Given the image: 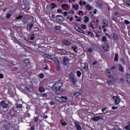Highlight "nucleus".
I'll list each match as a JSON object with an SVG mask.
<instances>
[{
    "label": "nucleus",
    "instance_id": "1",
    "mask_svg": "<svg viewBox=\"0 0 130 130\" xmlns=\"http://www.w3.org/2000/svg\"><path fill=\"white\" fill-rule=\"evenodd\" d=\"M62 86H63L62 83L60 82H56L52 86L51 89L52 90H55V93L56 94V95H59L61 94L62 91H63V90L61 89Z\"/></svg>",
    "mask_w": 130,
    "mask_h": 130
},
{
    "label": "nucleus",
    "instance_id": "2",
    "mask_svg": "<svg viewBox=\"0 0 130 130\" xmlns=\"http://www.w3.org/2000/svg\"><path fill=\"white\" fill-rule=\"evenodd\" d=\"M106 72V73L108 75V78H110L111 79H116V75L114 73H113L112 74H111V72H110V70L107 69Z\"/></svg>",
    "mask_w": 130,
    "mask_h": 130
},
{
    "label": "nucleus",
    "instance_id": "3",
    "mask_svg": "<svg viewBox=\"0 0 130 130\" xmlns=\"http://www.w3.org/2000/svg\"><path fill=\"white\" fill-rule=\"evenodd\" d=\"M0 105L4 109L8 108V107H9V104L6 103V102L4 100L0 102Z\"/></svg>",
    "mask_w": 130,
    "mask_h": 130
},
{
    "label": "nucleus",
    "instance_id": "4",
    "mask_svg": "<svg viewBox=\"0 0 130 130\" xmlns=\"http://www.w3.org/2000/svg\"><path fill=\"white\" fill-rule=\"evenodd\" d=\"M102 23L103 24V25L102 26L103 29H104L105 28H107V27H108V25L109 23L108 20H107V19H103Z\"/></svg>",
    "mask_w": 130,
    "mask_h": 130
},
{
    "label": "nucleus",
    "instance_id": "5",
    "mask_svg": "<svg viewBox=\"0 0 130 130\" xmlns=\"http://www.w3.org/2000/svg\"><path fill=\"white\" fill-rule=\"evenodd\" d=\"M74 29L76 30V31H77V32H79V33H82V34H84L85 32L79 25H75L74 26Z\"/></svg>",
    "mask_w": 130,
    "mask_h": 130
},
{
    "label": "nucleus",
    "instance_id": "6",
    "mask_svg": "<svg viewBox=\"0 0 130 130\" xmlns=\"http://www.w3.org/2000/svg\"><path fill=\"white\" fill-rule=\"evenodd\" d=\"M70 62V59L68 57H65L63 59V64L64 66H68Z\"/></svg>",
    "mask_w": 130,
    "mask_h": 130
},
{
    "label": "nucleus",
    "instance_id": "7",
    "mask_svg": "<svg viewBox=\"0 0 130 130\" xmlns=\"http://www.w3.org/2000/svg\"><path fill=\"white\" fill-rule=\"evenodd\" d=\"M113 99H114V100L115 101V104H116L117 105L118 104H119V103L120 102V99H119L118 96H113Z\"/></svg>",
    "mask_w": 130,
    "mask_h": 130
},
{
    "label": "nucleus",
    "instance_id": "8",
    "mask_svg": "<svg viewBox=\"0 0 130 130\" xmlns=\"http://www.w3.org/2000/svg\"><path fill=\"white\" fill-rule=\"evenodd\" d=\"M62 44L67 45V46H69L72 44L71 42L69 41L68 40H63L62 41Z\"/></svg>",
    "mask_w": 130,
    "mask_h": 130
},
{
    "label": "nucleus",
    "instance_id": "9",
    "mask_svg": "<svg viewBox=\"0 0 130 130\" xmlns=\"http://www.w3.org/2000/svg\"><path fill=\"white\" fill-rule=\"evenodd\" d=\"M75 128H76L77 130H82V126L80 125L79 123L75 122Z\"/></svg>",
    "mask_w": 130,
    "mask_h": 130
},
{
    "label": "nucleus",
    "instance_id": "10",
    "mask_svg": "<svg viewBox=\"0 0 130 130\" xmlns=\"http://www.w3.org/2000/svg\"><path fill=\"white\" fill-rule=\"evenodd\" d=\"M56 20H57L58 21H64V18H63V17H62V16L59 15H57L56 16Z\"/></svg>",
    "mask_w": 130,
    "mask_h": 130
},
{
    "label": "nucleus",
    "instance_id": "11",
    "mask_svg": "<svg viewBox=\"0 0 130 130\" xmlns=\"http://www.w3.org/2000/svg\"><path fill=\"white\" fill-rule=\"evenodd\" d=\"M5 128L6 130L13 129V126L11 124H8L5 126Z\"/></svg>",
    "mask_w": 130,
    "mask_h": 130
},
{
    "label": "nucleus",
    "instance_id": "12",
    "mask_svg": "<svg viewBox=\"0 0 130 130\" xmlns=\"http://www.w3.org/2000/svg\"><path fill=\"white\" fill-rule=\"evenodd\" d=\"M103 6V3H99V2H96L95 3V7L96 8H99V9H101V8H102Z\"/></svg>",
    "mask_w": 130,
    "mask_h": 130
},
{
    "label": "nucleus",
    "instance_id": "13",
    "mask_svg": "<svg viewBox=\"0 0 130 130\" xmlns=\"http://www.w3.org/2000/svg\"><path fill=\"white\" fill-rule=\"evenodd\" d=\"M85 9L87 11H92V9H93V7L90 5H85Z\"/></svg>",
    "mask_w": 130,
    "mask_h": 130
},
{
    "label": "nucleus",
    "instance_id": "14",
    "mask_svg": "<svg viewBox=\"0 0 130 130\" xmlns=\"http://www.w3.org/2000/svg\"><path fill=\"white\" fill-rule=\"evenodd\" d=\"M103 48L104 50H106V51H108V50L110 48L109 45H108V44H104V45L103 46Z\"/></svg>",
    "mask_w": 130,
    "mask_h": 130
},
{
    "label": "nucleus",
    "instance_id": "15",
    "mask_svg": "<svg viewBox=\"0 0 130 130\" xmlns=\"http://www.w3.org/2000/svg\"><path fill=\"white\" fill-rule=\"evenodd\" d=\"M92 119L94 121H98V120H100V119H101V117L96 116V117H92Z\"/></svg>",
    "mask_w": 130,
    "mask_h": 130
},
{
    "label": "nucleus",
    "instance_id": "16",
    "mask_svg": "<svg viewBox=\"0 0 130 130\" xmlns=\"http://www.w3.org/2000/svg\"><path fill=\"white\" fill-rule=\"evenodd\" d=\"M81 95H82V93H81V92H75L74 93V96H75V97H79V96Z\"/></svg>",
    "mask_w": 130,
    "mask_h": 130
},
{
    "label": "nucleus",
    "instance_id": "17",
    "mask_svg": "<svg viewBox=\"0 0 130 130\" xmlns=\"http://www.w3.org/2000/svg\"><path fill=\"white\" fill-rule=\"evenodd\" d=\"M22 21L24 24H27L29 22V20L27 18H23L22 19Z\"/></svg>",
    "mask_w": 130,
    "mask_h": 130
},
{
    "label": "nucleus",
    "instance_id": "18",
    "mask_svg": "<svg viewBox=\"0 0 130 130\" xmlns=\"http://www.w3.org/2000/svg\"><path fill=\"white\" fill-rule=\"evenodd\" d=\"M74 78H75V75H74V74H73V73H70V74L69 75V80H70V81H71L72 80H73Z\"/></svg>",
    "mask_w": 130,
    "mask_h": 130
},
{
    "label": "nucleus",
    "instance_id": "19",
    "mask_svg": "<svg viewBox=\"0 0 130 130\" xmlns=\"http://www.w3.org/2000/svg\"><path fill=\"white\" fill-rule=\"evenodd\" d=\"M79 5L80 6H86L87 3H86V2H83V1L81 0L79 1Z\"/></svg>",
    "mask_w": 130,
    "mask_h": 130
},
{
    "label": "nucleus",
    "instance_id": "20",
    "mask_svg": "<svg viewBox=\"0 0 130 130\" xmlns=\"http://www.w3.org/2000/svg\"><path fill=\"white\" fill-rule=\"evenodd\" d=\"M55 100H56L57 101H58L59 102H62L63 101V100L61 99V98L59 96L56 97Z\"/></svg>",
    "mask_w": 130,
    "mask_h": 130
},
{
    "label": "nucleus",
    "instance_id": "21",
    "mask_svg": "<svg viewBox=\"0 0 130 130\" xmlns=\"http://www.w3.org/2000/svg\"><path fill=\"white\" fill-rule=\"evenodd\" d=\"M126 81L128 82V83H130V75L129 74L126 75Z\"/></svg>",
    "mask_w": 130,
    "mask_h": 130
},
{
    "label": "nucleus",
    "instance_id": "22",
    "mask_svg": "<svg viewBox=\"0 0 130 130\" xmlns=\"http://www.w3.org/2000/svg\"><path fill=\"white\" fill-rule=\"evenodd\" d=\"M44 56L46 57V58H48V59H52V56L47 54H45Z\"/></svg>",
    "mask_w": 130,
    "mask_h": 130
},
{
    "label": "nucleus",
    "instance_id": "23",
    "mask_svg": "<svg viewBox=\"0 0 130 130\" xmlns=\"http://www.w3.org/2000/svg\"><path fill=\"white\" fill-rule=\"evenodd\" d=\"M119 72H123V68L122 67V66L121 64H119Z\"/></svg>",
    "mask_w": 130,
    "mask_h": 130
},
{
    "label": "nucleus",
    "instance_id": "24",
    "mask_svg": "<svg viewBox=\"0 0 130 130\" xmlns=\"http://www.w3.org/2000/svg\"><path fill=\"white\" fill-rule=\"evenodd\" d=\"M118 54L116 53L115 54L114 61H118Z\"/></svg>",
    "mask_w": 130,
    "mask_h": 130
},
{
    "label": "nucleus",
    "instance_id": "25",
    "mask_svg": "<svg viewBox=\"0 0 130 130\" xmlns=\"http://www.w3.org/2000/svg\"><path fill=\"white\" fill-rule=\"evenodd\" d=\"M113 36L115 40H117L118 39V36H117V35H116V34L113 33Z\"/></svg>",
    "mask_w": 130,
    "mask_h": 130
},
{
    "label": "nucleus",
    "instance_id": "26",
    "mask_svg": "<svg viewBox=\"0 0 130 130\" xmlns=\"http://www.w3.org/2000/svg\"><path fill=\"white\" fill-rule=\"evenodd\" d=\"M84 22L85 23H88V22H89V17L88 16H85L84 17Z\"/></svg>",
    "mask_w": 130,
    "mask_h": 130
},
{
    "label": "nucleus",
    "instance_id": "27",
    "mask_svg": "<svg viewBox=\"0 0 130 130\" xmlns=\"http://www.w3.org/2000/svg\"><path fill=\"white\" fill-rule=\"evenodd\" d=\"M39 91L40 92H44V91H45V88H44V87H43V86H40L39 88Z\"/></svg>",
    "mask_w": 130,
    "mask_h": 130
},
{
    "label": "nucleus",
    "instance_id": "28",
    "mask_svg": "<svg viewBox=\"0 0 130 130\" xmlns=\"http://www.w3.org/2000/svg\"><path fill=\"white\" fill-rule=\"evenodd\" d=\"M77 77H78L79 78H80L81 76H82V73H81L80 71H78L77 72Z\"/></svg>",
    "mask_w": 130,
    "mask_h": 130
},
{
    "label": "nucleus",
    "instance_id": "29",
    "mask_svg": "<svg viewBox=\"0 0 130 130\" xmlns=\"http://www.w3.org/2000/svg\"><path fill=\"white\" fill-rule=\"evenodd\" d=\"M55 63L56 64V66L58 68V69H59V68H60V63H59V60H58Z\"/></svg>",
    "mask_w": 130,
    "mask_h": 130
},
{
    "label": "nucleus",
    "instance_id": "30",
    "mask_svg": "<svg viewBox=\"0 0 130 130\" xmlns=\"http://www.w3.org/2000/svg\"><path fill=\"white\" fill-rule=\"evenodd\" d=\"M61 7L64 9H67V8H69V5H68V4H63L61 5Z\"/></svg>",
    "mask_w": 130,
    "mask_h": 130
},
{
    "label": "nucleus",
    "instance_id": "31",
    "mask_svg": "<svg viewBox=\"0 0 130 130\" xmlns=\"http://www.w3.org/2000/svg\"><path fill=\"white\" fill-rule=\"evenodd\" d=\"M102 40L104 42H106L107 41V38L106 36H104L102 37Z\"/></svg>",
    "mask_w": 130,
    "mask_h": 130
},
{
    "label": "nucleus",
    "instance_id": "32",
    "mask_svg": "<svg viewBox=\"0 0 130 130\" xmlns=\"http://www.w3.org/2000/svg\"><path fill=\"white\" fill-rule=\"evenodd\" d=\"M72 48H73L74 51H75V52H76V53L77 52L78 48L76 46L72 47Z\"/></svg>",
    "mask_w": 130,
    "mask_h": 130
},
{
    "label": "nucleus",
    "instance_id": "33",
    "mask_svg": "<svg viewBox=\"0 0 130 130\" xmlns=\"http://www.w3.org/2000/svg\"><path fill=\"white\" fill-rule=\"evenodd\" d=\"M11 16H12V14H11V13H8L6 15V18H7V19H10Z\"/></svg>",
    "mask_w": 130,
    "mask_h": 130
},
{
    "label": "nucleus",
    "instance_id": "34",
    "mask_svg": "<svg viewBox=\"0 0 130 130\" xmlns=\"http://www.w3.org/2000/svg\"><path fill=\"white\" fill-rule=\"evenodd\" d=\"M83 69L86 71V72H88V71L89 70V67L88 66H84V67H83Z\"/></svg>",
    "mask_w": 130,
    "mask_h": 130
},
{
    "label": "nucleus",
    "instance_id": "35",
    "mask_svg": "<svg viewBox=\"0 0 130 130\" xmlns=\"http://www.w3.org/2000/svg\"><path fill=\"white\" fill-rule=\"evenodd\" d=\"M86 25L85 24H81V27L82 28V29H83V30H86Z\"/></svg>",
    "mask_w": 130,
    "mask_h": 130
},
{
    "label": "nucleus",
    "instance_id": "36",
    "mask_svg": "<svg viewBox=\"0 0 130 130\" xmlns=\"http://www.w3.org/2000/svg\"><path fill=\"white\" fill-rule=\"evenodd\" d=\"M121 61L122 62V63H123V64H125V60H124L123 58H121Z\"/></svg>",
    "mask_w": 130,
    "mask_h": 130
},
{
    "label": "nucleus",
    "instance_id": "37",
    "mask_svg": "<svg viewBox=\"0 0 130 130\" xmlns=\"http://www.w3.org/2000/svg\"><path fill=\"white\" fill-rule=\"evenodd\" d=\"M71 82L73 83V84H76L77 83V80L75 78H73V79H72Z\"/></svg>",
    "mask_w": 130,
    "mask_h": 130
},
{
    "label": "nucleus",
    "instance_id": "38",
    "mask_svg": "<svg viewBox=\"0 0 130 130\" xmlns=\"http://www.w3.org/2000/svg\"><path fill=\"white\" fill-rule=\"evenodd\" d=\"M78 15H79V16H84V12L82 11H80L78 12Z\"/></svg>",
    "mask_w": 130,
    "mask_h": 130
},
{
    "label": "nucleus",
    "instance_id": "39",
    "mask_svg": "<svg viewBox=\"0 0 130 130\" xmlns=\"http://www.w3.org/2000/svg\"><path fill=\"white\" fill-rule=\"evenodd\" d=\"M124 23L126 24V25H130V22L128 20H124Z\"/></svg>",
    "mask_w": 130,
    "mask_h": 130
},
{
    "label": "nucleus",
    "instance_id": "40",
    "mask_svg": "<svg viewBox=\"0 0 130 130\" xmlns=\"http://www.w3.org/2000/svg\"><path fill=\"white\" fill-rule=\"evenodd\" d=\"M39 77L40 78V79H43V78H44V75L41 74L39 75Z\"/></svg>",
    "mask_w": 130,
    "mask_h": 130
},
{
    "label": "nucleus",
    "instance_id": "41",
    "mask_svg": "<svg viewBox=\"0 0 130 130\" xmlns=\"http://www.w3.org/2000/svg\"><path fill=\"white\" fill-rule=\"evenodd\" d=\"M123 2L125 4H128L130 3V0H123Z\"/></svg>",
    "mask_w": 130,
    "mask_h": 130
},
{
    "label": "nucleus",
    "instance_id": "42",
    "mask_svg": "<svg viewBox=\"0 0 130 130\" xmlns=\"http://www.w3.org/2000/svg\"><path fill=\"white\" fill-rule=\"evenodd\" d=\"M39 117H34V120L36 122H38V119H39Z\"/></svg>",
    "mask_w": 130,
    "mask_h": 130
},
{
    "label": "nucleus",
    "instance_id": "43",
    "mask_svg": "<svg viewBox=\"0 0 130 130\" xmlns=\"http://www.w3.org/2000/svg\"><path fill=\"white\" fill-rule=\"evenodd\" d=\"M115 130H122L121 128H120L118 126H116L114 128Z\"/></svg>",
    "mask_w": 130,
    "mask_h": 130
},
{
    "label": "nucleus",
    "instance_id": "44",
    "mask_svg": "<svg viewBox=\"0 0 130 130\" xmlns=\"http://www.w3.org/2000/svg\"><path fill=\"white\" fill-rule=\"evenodd\" d=\"M22 105H16V108H22Z\"/></svg>",
    "mask_w": 130,
    "mask_h": 130
},
{
    "label": "nucleus",
    "instance_id": "45",
    "mask_svg": "<svg viewBox=\"0 0 130 130\" xmlns=\"http://www.w3.org/2000/svg\"><path fill=\"white\" fill-rule=\"evenodd\" d=\"M61 99H62V100L63 99H64L65 100H68V98H67V96H62L61 97Z\"/></svg>",
    "mask_w": 130,
    "mask_h": 130
},
{
    "label": "nucleus",
    "instance_id": "46",
    "mask_svg": "<svg viewBox=\"0 0 130 130\" xmlns=\"http://www.w3.org/2000/svg\"><path fill=\"white\" fill-rule=\"evenodd\" d=\"M51 6H52V9H54V8H55V5L54 4V3H51Z\"/></svg>",
    "mask_w": 130,
    "mask_h": 130
},
{
    "label": "nucleus",
    "instance_id": "47",
    "mask_svg": "<svg viewBox=\"0 0 130 130\" xmlns=\"http://www.w3.org/2000/svg\"><path fill=\"white\" fill-rule=\"evenodd\" d=\"M52 59L53 60L54 62H55V63L57 61H58V60L56 58H54Z\"/></svg>",
    "mask_w": 130,
    "mask_h": 130
},
{
    "label": "nucleus",
    "instance_id": "48",
    "mask_svg": "<svg viewBox=\"0 0 130 130\" xmlns=\"http://www.w3.org/2000/svg\"><path fill=\"white\" fill-rule=\"evenodd\" d=\"M55 29H56V30H57V31H58V30H60V28H59V26H56L55 27Z\"/></svg>",
    "mask_w": 130,
    "mask_h": 130
},
{
    "label": "nucleus",
    "instance_id": "49",
    "mask_svg": "<svg viewBox=\"0 0 130 130\" xmlns=\"http://www.w3.org/2000/svg\"><path fill=\"white\" fill-rule=\"evenodd\" d=\"M76 8H75V10L76 11H78V10H79V5L78 4L76 5Z\"/></svg>",
    "mask_w": 130,
    "mask_h": 130
},
{
    "label": "nucleus",
    "instance_id": "50",
    "mask_svg": "<svg viewBox=\"0 0 130 130\" xmlns=\"http://www.w3.org/2000/svg\"><path fill=\"white\" fill-rule=\"evenodd\" d=\"M130 128V126L129 125H127L125 127V129H126V130H128Z\"/></svg>",
    "mask_w": 130,
    "mask_h": 130
},
{
    "label": "nucleus",
    "instance_id": "51",
    "mask_svg": "<svg viewBox=\"0 0 130 130\" xmlns=\"http://www.w3.org/2000/svg\"><path fill=\"white\" fill-rule=\"evenodd\" d=\"M88 52H92V51H93V50L92 49V48H89L88 49Z\"/></svg>",
    "mask_w": 130,
    "mask_h": 130
},
{
    "label": "nucleus",
    "instance_id": "52",
    "mask_svg": "<svg viewBox=\"0 0 130 130\" xmlns=\"http://www.w3.org/2000/svg\"><path fill=\"white\" fill-rule=\"evenodd\" d=\"M25 91H28V92H30V89L28 87H26L25 88Z\"/></svg>",
    "mask_w": 130,
    "mask_h": 130
},
{
    "label": "nucleus",
    "instance_id": "53",
    "mask_svg": "<svg viewBox=\"0 0 130 130\" xmlns=\"http://www.w3.org/2000/svg\"><path fill=\"white\" fill-rule=\"evenodd\" d=\"M68 12L67 11H65L64 13H63V15L66 17L67 16H68Z\"/></svg>",
    "mask_w": 130,
    "mask_h": 130
},
{
    "label": "nucleus",
    "instance_id": "54",
    "mask_svg": "<svg viewBox=\"0 0 130 130\" xmlns=\"http://www.w3.org/2000/svg\"><path fill=\"white\" fill-rule=\"evenodd\" d=\"M61 124L63 126H64V125H67V122H61Z\"/></svg>",
    "mask_w": 130,
    "mask_h": 130
},
{
    "label": "nucleus",
    "instance_id": "55",
    "mask_svg": "<svg viewBox=\"0 0 130 130\" xmlns=\"http://www.w3.org/2000/svg\"><path fill=\"white\" fill-rule=\"evenodd\" d=\"M117 108H118V107H112V109H113V110H115V109H117Z\"/></svg>",
    "mask_w": 130,
    "mask_h": 130
},
{
    "label": "nucleus",
    "instance_id": "56",
    "mask_svg": "<svg viewBox=\"0 0 130 130\" xmlns=\"http://www.w3.org/2000/svg\"><path fill=\"white\" fill-rule=\"evenodd\" d=\"M107 82L108 83V84H113L112 81L111 80H108Z\"/></svg>",
    "mask_w": 130,
    "mask_h": 130
},
{
    "label": "nucleus",
    "instance_id": "57",
    "mask_svg": "<svg viewBox=\"0 0 130 130\" xmlns=\"http://www.w3.org/2000/svg\"><path fill=\"white\" fill-rule=\"evenodd\" d=\"M34 26V24H30L29 25V29H32V27H33Z\"/></svg>",
    "mask_w": 130,
    "mask_h": 130
},
{
    "label": "nucleus",
    "instance_id": "58",
    "mask_svg": "<svg viewBox=\"0 0 130 130\" xmlns=\"http://www.w3.org/2000/svg\"><path fill=\"white\" fill-rule=\"evenodd\" d=\"M0 79H4V75L3 74H0Z\"/></svg>",
    "mask_w": 130,
    "mask_h": 130
},
{
    "label": "nucleus",
    "instance_id": "59",
    "mask_svg": "<svg viewBox=\"0 0 130 130\" xmlns=\"http://www.w3.org/2000/svg\"><path fill=\"white\" fill-rule=\"evenodd\" d=\"M57 12L58 13H61V12H62V10H61V9H57Z\"/></svg>",
    "mask_w": 130,
    "mask_h": 130
},
{
    "label": "nucleus",
    "instance_id": "60",
    "mask_svg": "<svg viewBox=\"0 0 130 130\" xmlns=\"http://www.w3.org/2000/svg\"><path fill=\"white\" fill-rule=\"evenodd\" d=\"M73 2H76V0H69V3H70V4H72Z\"/></svg>",
    "mask_w": 130,
    "mask_h": 130
},
{
    "label": "nucleus",
    "instance_id": "61",
    "mask_svg": "<svg viewBox=\"0 0 130 130\" xmlns=\"http://www.w3.org/2000/svg\"><path fill=\"white\" fill-rule=\"evenodd\" d=\"M98 62L97 61H95L94 62H93V63H92V64L93 65V66H95V65H96V64H97V63H98Z\"/></svg>",
    "mask_w": 130,
    "mask_h": 130
},
{
    "label": "nucleus",
    "instance_id": "62",
    "mask_svg": "<svg viewBox=\"0 0 130 130\" xmlns=\"http://www.w3.org/2000/svg\"><path fill=\"white\" fill-rule=\"evenodd\" d=\"M22 16H19V17H16V19L17 20H18V19H22Z\"/></svg>",
    "mask_w": 130,
    "mask_h": 130
},
{
    "label": "nucleus",
    "instance_id": "63",
    "mask_svg": "<svg viewBox=\"0 0 130 130\" xmlns=\"http://www.w3.org/2000/svg\"><path fill=\"white\" fill-rule=\"evenodd\" d=\"M106 109H107V108H103L102 109V112H104V111H105V110H106Z\"/></svg>",
    "mask_w": 130,
    "mask_h": 130
},
{
    "label": "nucleus",
    "instance_id": "64",
    "mask_svg": "<svg viewBox=\"0 0 130 130\" xmlns=\"http://www.w3.org/2000/svg\"><path fill=\"white\" fill-rule=\"evenodd\" d=\"M115 69H116V67H115V66H114L111 68V70H115Z\"/></svg>",
    "mask_w": 130,
    "mask_h": 130
}]
</instances>
